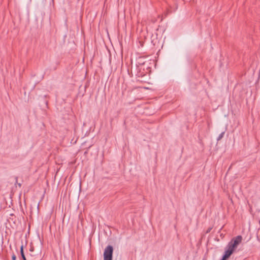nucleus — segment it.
I'll list each match as a JSON object with an SVG mask.
<instances>
[{
    "mask_svg": "<svg viewBox=\"0 0 260 260\" xmlns=\"http://www.w3.org/2000/svg\"><path fill=\"white\" fill-rule=\"evenodd\" d=\"M113 248L111 245L106 247L104 252V260H112Z\"/></svg>",
    "mask_w": 260,
    "mask_h": 260,
    "instance_id": "f257e3e1",
    "label": "nucleus"
},
{
    "mask_svg": "<svg viewBox=\"0 0 260 260\" xmlns=\"http://www.w3.org/2000/svg\"><path fill=\"white\" fill-rule=\"evenodd\" d=\"M242 237L241 236H237V237L233 238L228 245L235 250L238 245L242 242Z\"/></svg>",
    "mask_w": 260,
    "mask_h": 260,
    "instance_id": "f03ea898",
    "label": "nucleus"
},
{
    "mask_svg": "<svg viewBox=\"0 0 260 260\" xmlns=\"http://www.w3.org/2000/svg\"><path fill=\"white\" fill-rule=\"evenodd\" d=\"M234 250H235L233 248L228 245L226 247L225 253L221 260H226L233 253Z\"/></svg>",
    "mask_w": 260,
    "mask_h": 260,
    "instance_id": "7ed1b4c3",
    "label": "nucleus"
},
{
    "mask_svg": "<svg viewBox=\"0 0 260 260\" xmlns=\"http://www.w3.org/2000/svg\"><path fill=\"white\" fill-rule=\"evenodd\" d=\"M20 252H21V256H22V258L24 260H26V258H25V255H24V252H23V245L21 246V247H20Z\"/></svg>",
    "mask_w": 260,
    "mask_h": 260,
    "instance_id": "20e7f679",
    "label": "nucleus"
},
{
    "mask_svg": "<svg viewBox=\"0 0 260 260\" xmlns=\"http://www.w3.org/2000/svg\"><path fill=\"white\" fill-rule=\"evenodd\" d=\"M224 133H225V132H223L220 134H219V135L217 138V141H220L223 137Z\"/></svg>",
    "mask_w": 260,
    "mask_h": 260,
    "instance_id": "39448f33",
    "label": "nucleus"
},
{
    "mask_svg": "<svg viewBox=\"0 0 260 260\" xmlns=\"http://www.w3.org/2000/svg\"><path fill=\"white\" fill-rule=\"evenodd\" d=\"M12 260H16V256L14 254L12 256Z\"/></svg>",
    "mask_w": 260,
    "mask_h": 260,
    "instance_id": "423d86ee",
    "label": "nucleus"
},
{
    "mask_svg": "<svg viewBox=\"0 0 260 260\" xmlns=\"http://www.w3.org/2000/svg\"><path fill=\"white\" fill-rule=\"evenodd\" d=\"M10 215L12 217H13L14 216L13 214H10Z\"/></svg>",
    "mask_w": 260,
    "mask_h": 260,
    "instance_id": "0eeeda50",
    "label": "nucleus"
},
{
    "mask_svg": "<svg viewBox=\"0 0 260 260\" xmlns=\"http://www.w3.org/2000/svg\"><path fill=\"white\" fill-rule=\"evenodd\" d=\"M9 219H10L11 217H10ZM11 219H12V220H13V217H12Z\"/></svg>",
    "mask_w": 260,
    "mask_h": 260,
    "instance_id": "6e6552de",
    "label": "nucleus"
}]
</instances>
